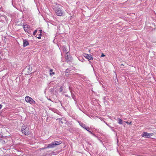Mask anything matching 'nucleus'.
Returning <instances> with one entry per match:
<instances>
[{
    "label": "nucleus",
    "mask_w": 156,
    "mask_h": 156,
    "mask_svg": "<svg viewBox=\"0 0 156 156\" xmlns=\"http://www.w3.org/2000/svg\"><path fill=\"white\" fill-rule=\"evenodd\" d=\"M62 143V142L60 141H55L51 143V144H48L47 148H52L54 147L55 146L59 145Z\"/></svg>",
    "instance_id": "obj_1"
},
{
    "label": "nucleus",
    "mask_w": 156,
    "mask_h": 156,
    "mask_svg": "<svg viewBox=\"0 0 156 156\" xmlns=\"http://www.w3.org/2000/svg\"><path fill=\"white\" fill-rule=\"evenodd\" d=\"M56 15L59 16H63L64 15V12L60 8L58 7L55 10Z\"/></svg>",
    "instance_id": "obj_2"
},
{
    "label": "nucleus",
    "mask_w": 156,
    "mask_h": 156,
    "mask_svg": "<svg viewBox=\"0 0 156 156\" xmlns=\"http://www.w3.org/2000/svg\"><path fill=\"white\" fill-rule=\"evenodd\" d=\"M25 99L26 101L28 103L31 104H35V101L32 98L28 96L26 97Z\"/></svg>",
    "instance_id": "obj_3"
},
{
    "label": "nucleus",
    "mask_w": 156,
    "mask_h": 156,
    "mask_svg": "<svg viewBox=\"0 0 156 156\" xmlns=\"http://www.w3.org/2000/svg\"><path fill=\"white\" fill-rule=\"evenodd\" d=\"M22 133L26 135L29 134V132L27 128L25 126H23L21 129Z\"/></svg>",
    "instance_id": "obj_4"
},
{
    "label": "nucleus",
    "mask_w": 156,
    "mask_h": 156,
    "mask_svg": "<svg viewBox=\"0 0 156 156\" xmlns=\"http://www.w3.org/2000/svg\"><path fill=\"white\" fill-rule=\"evenodd\" d=\"M153 134L152 133H148L146 132H144L142 134L141 136L142 137L145 138H149Z\"/></svg>",
    "instance_id": "obj_5"
},
{
    "label": "nucleus",
    "mask_w": 156,
    "mask_h": 156,
    "mask_svg": "<svg viewBox=\"0 0 156 156\" xmlns=\"http://www.w3.org/2000/svg\"><path fill=\"white\" fill-rule=\"evenodd\" d=\"M83 56L88 59V60H93L92 57V55L90 54L84 53L83 54Z\"/></svg>",
    "instance_id": "obj_6"
},
{
    "label": "nucleus",
    "mask_w": 156,
    "mask_h": 156,
    "mask_svg": "<svg viewBox=\"0 0 156 156\" xmlns=\"http://www.w3.org/2000/svg\"><path fill=\"white\" fill-rule=\"evenodd\" d=\"M65 58L67 62L70 61L72 59L71 57L69 55V53L68 52H66L65 56Z\"/></svg>",
    "instance_id": "obj_7"
},
{
    "label": "nucleus",
    "mask_w": 156,
    "mask_h": 156,
    "mask_svg": "<svg viewBox=\"0 0 156 156\" xmlns=\"http://www.w3.org/2000/svg\"><path fill=\"white\" fill-rule=\"evenodd\" d=\"M7 17L5 16H0V22H4L5 21H7Z\"/></svg>",
    "instance_id": "obj_8"
},
{
    "label": "nucleus",
    "mask_w": 156,
    "mask_h": 156,
    "mask_svg": "<svg viewBox=\"0 0 156 156\" xmlns=\"http://www.w3.org/2000/svg\"><path fill=\"white\" fill-rule=\"evenodd\" d=\"M29 27V26L28 25H25L23 26V29L24 31L26 32H28V29Z\"/></svg>",
    "instance_id": "obj_9"
},
{
    "label": "nucleus",
    "mask_w": 156,
    "mask_h": 156,
    "mask_svg": "<svg viewBox=\"0 0 156 156\" xmlns=\"http://www.w3.org/2000/svg\"><path fill=\"white\" fill-rule=\"evenodd\" d=\"M23 45L24 47H26L29 44V42L26 40H23Z\"/></svg>",
    "instance_id": "obj_10"
},
{
    "label": "nucleus",
    "mask_w": 156,
    "mask_h": 156,
    "mask_svg": "<svg viewBox=\"0 0 156 156\" xmlns=\"http://www.w3.org/2000/svg\"><path fill=\"white\" fill-rule=\"evenodd\" d=\"M118 123L119 124H122V121L121 119L120 118H118Z\"/></svg>",
    "instance_id": "obj_11"
},
{
    "label": "nucleus",
    "mask_w": 156,
    "mask_h": 156,
    "mask_svg": "<svg viewBox=\"0 0 156 156\" xmlns=\"http://www.w3.org/2000/svg\"><path fill=\"white\" fill-rule=\"evenodd\" d=\"M79 123L80 125L82 127H83L84 129H85L86 126L85 124H83L82 123L80 122H79Z\"/></svg>",
    "instance_id": "obj_12"
},
{
    "label": "nucleus",
    "mask_w": 156,
    "mask_h": 156,
    "mask_svg": "<svg viewBox=\"0 0 156 156\" xmlns=\"http://www.w3.org/2000/svg\"><path fill=\"white\" fill-rule=\"evenodd\" d=\"M62 49L64 52H65L66 53L67 52V49L66 46H63L62 47Z\"/></svg>",
    "instance_id": "obj_13"
},
{
    "label": "nucleus",
    "mask_w": 156,
    "mask_h": 156,
    "mask_svg": "<svg viewBox=\"0 0 156 156\" xmlns=\"http://www.w3.org/2000/svg\"><path fill=\"white\" fill-rule=\"evenodd\" d=\"M69 90L70 91V92H71V95H72V98L75 100V96L73 94L72 92H71V91L70 90V87H69Z\"/></svg>",
    "instance_id": "obj_14"
},
{
    "label": "nucleus",
    "mask_w": 156,
    "mask_h": 156,
    "mask_svg": "<svg viewBox=\"0 0 156 156\" xmlns=\"http://www.w3.org/2000/svg\"><path fill=\"white\" fill-rule=\"evenodd\" d=\"M50 75L51 76H53V75L55 74V73L52 72V69H50Z\"/></svg>",
    "instance_id": "obj_15"
},
{
    "label": "nucleus",
    "mask_w": 156,
    "mask_h": 156,
    "mask_svg": "<svg viewBox=\"0 0 156 156\" xmlns=\"http://www.w3.org/2000/svg\"><path fill=\"white\" fill-rule=\"evenodd\" d=\"M37 30H35L33 33V35L34 36L35 35L37 32Z\"/></svg>",
    "instance_id": "obj_16"
},
{
    "label": "nucleus",
    "mask_w": 156,
    "mask_h": 156,
    "mask_svg": "<svg viewBox=\"0 0 156 156\" xmlns=\"http://www.w3.org/2000/svg\"><path fill=\"white\" fill-rule=\"evenodd\" d=\"M79 60L82 62H83V59L82 58H78Z\"/></svg>",
    "instance_id": "obj_17"
},
{
    "label": "nucleus",
    "mask_w": 156,
    "mask_h": 156,
    "mask_svg": "<svg viewBox=\"0 0 156 156\" xmlns=\"http://www.w3.org/2000/svg\"><path fill=\"white\" fill-rule=\"evenodd\" d=\"M126 123L128 124H130L131 123V122H125Z\"/></svg>",
    "instance_id": "obj_18"
},
{
    "label": "nucleus",
    "mask_w": 156,
    "mask_h": 156,
    "mask_svg": "<svg viewBox=\"0 0 156 156\" xmlns=\"http://www.w3.org/2000/svg\"><path fill=\"white\" fill-rule=\"evenodd\" d=\"M59 91L60 92H61L62 91V87H60L59 88Z\"/></svg>",
    "instance_id": "obj_19"
},
{
    "label": "nucleus",
    "mask_w": 156,
    "mask_h": 156,
    "mask_svg": "<svg viewBox=\"0 0 156 156\" xmlns=\"http://www.w3.org/2000/svg\"><path fill=\"white\" fill-rule=\"evenodd\" d=\"M41 34H40L39 35V36L38 37H37V38L38 39H41Z\"/></svg>",
    "instance_id": "obj_20"
},
{
    "label": "nucleus",
    "mask_w": 156,
    "mask_h": 156,
    "mask_svg": "<svg viewBox=\"0 0 156 156\" xmlns=\"http://www.w3.org/2000/svg\"><path fill=\"white\" fill-rule=\"evenodd\" d=\"M85 129L88 132H89L90 131L89 129V128L88 127H87V128L86 127Z\"/></svg>",
    "instance_id": "obj_21"
},
{
    "label": "nucleus",
    "mask_w": 156,
    "mask_h": 156,
    "mask_svg": "<svg viewBox=\"0 0 156 156\" xmlns=\"http://www.w3.org/2000/svg\"><path fill=\"white\" fill-rule=\"evenodd\" d=\"M105 56V55H104V54L103 53H102V55H101V57H104Z\"/></svg>",
    "instance_id": "obj_22"
},
{
    "label": "nucleus",
    "mask_w": 156,
    "mask_h": 156,
    "mask_svg": "<svg viewBox=\"0 0 156 156\" xmlns=\"http://www.w3.org/2000/svg\"><path fill=\"white\" fill-rule=\"evenodd\" d=\"M89 132V133H90L91 134H93V135H94V134L93 133H92V132H91V131H90Z\"/></svg>",
    "instance_id": "obj_23"
},
{
    "label": "nucleus",
    "mask_w": 156,
    "mask_h": 156,
    "mask_svg": "<svg viewBox=\"0 0 156 156\" xmlns=\"http://www.w3.org/2000/svg\"><path fill=\"white\" fill-rule=\"evenodd\" d=\"M2 107V105L1 104H0V109Z\"/></svg>",
    "instance_id": "obj_24"
},
{
    "label": "nucleus",
    "mask_w": 156,
    "mask_h": 156,
    "mask_svg": "<svg viewBox=\"0 0 156 156\" xmlns=\"http://www.w3.org/2000/svg\"><path fill=\"white\" fill-rule=\"evenodd\" d=\"M109 127H110V128H112L109 125V126H108Z\"/></svg>",
    "instance_id": "obj_25"
},
{
    "label": "nucleus",
    "mask_w": 156,
    "mask_h": 156,
    "mask_svg": "<svg viewBox=\"0 0 156 156\" xmlns=\"http://www.w3.org/2000/svg\"><path fill=\"white\" fill-rule=\"evenodd\" d=\"M40 33H41L42 32V31L41 30H40Z\"/></svg>",
    "instance_id": "obj_26"
},
{
    "label": "nucleus",
    "mask_w": 156,
    "mask_h": 156,
    "mask_svg": "<svg viewBox=\"0 0 156 156\" xmlns=\"http://www.w3.org/2000/svg\"><path fill=\"white\" fill-rule=\"evenodd\" d=\"M106 124L108 126H109V125L107 123H106Z\"/></svg>",
    "instance_id": "obj_27"
},
{
    "label": "nucleus",
    "mask_w": 156,
    "mask_h": 156,
    "mask_svg": "<svg viewBox=\"0 0 156 156\" xmlns=\"http://www.w3.org/2000/svg\"><path fill=\"white\" fill-rule=\"evenodd\" d=\"M59 119V120H61V119Z\"/></svg>",
    "instance_id": "obj_28"
}]
</instances>
